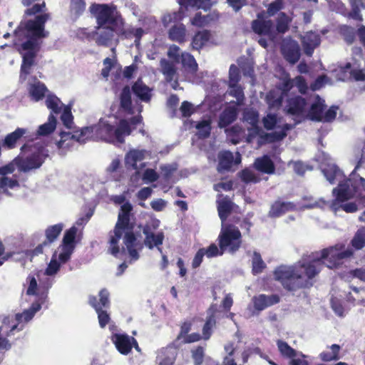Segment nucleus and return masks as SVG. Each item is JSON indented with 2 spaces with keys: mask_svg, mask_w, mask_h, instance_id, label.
I'll return each instance as SVG.
<instances>
[{
  "mask_svg": "<svg viewBox=\"0 0 365 365\" xmlns=\"http://www.w3.org/2000/svg\"><path fill=\"white\" fill-rule=\"evenodd\" d=\"M93 140L103 141L111 144H123L125 137L130 135L132 129L126 119L119 120L118 125L115 126L108 120L101 118L99 121L93 125Z\"/></svg>",
  "mask_w": 365,
  "mask_h": 365,
  "instance_id": "3",
  "label": "nucleus"
},
{
  "mask_svg": "<svg viewBox=\"0 0 365 365\" xmlns=\"http://www.w3.org/2000/svg\"><path fill=\"white\" fill-rule=\"evenodd\" d=\"M238 110L235 106H227L220 113L218 127L225 128L235 122L237 118Z\"/></svg>",
  "mask_w": 365,
  "mask_h": 365,
  "instance_id": "25",
  "label": "nucleus"
},
{
  "mask_svg": "<svg viewBox=\"0 0 365 365\" xmlns=\"http://www.w3.org/2000/svg\"><path fill=\"white\" fill-rule=\"evenodd\" d=\"M220 247L222 251L235 252L241 245V233L239 230H223L219 236Z\"/></svg>",
  "mask_w": 365,
  "mask_h": 365,
  "instance_id": "11",
  "label": "nucleus"
},
{
  "mask_svg": "<svg viewBox=\"0 0 365 365\" xmlns=\"http://www.w3.org/2000/svg\"><path fill=\"white\" fill-rule=\"evenodd\" d=\"M28 91L32 101L42 100L46 94V86L36 77L33 78L29 83Z\"/></svg>",
  "mask_w": 365,
  "mask_h": 365,
  "instance_id": "24",
  "label": "nucleus"
},
{
  "mask_svg": "<svg viewBox=\"0 0 365 365\" xmlns=\"http://www.w3.org/2000/svg\"><path fill=\"white\" fill-rule=\"evenodd\" d=\"M39 48L40 46H36L31 49H22L23 51H26V53H24L23 55L22 63L28 64L29 66H33L34 63L35 57L39 50Z\"/></svg>",
  "mask_w": 365,
  "mask_h": 365,
  "instance_id": "51",
  "label": "nucleus"
},
{
  "mask_svg": "<svg viewBox=\"0 0 365 365\" xmlns=\"http://www.w3.org/2000/svg\"><path fill=\"white\" fill-rule=\"evenodd\" d=\"M187 30L182 24L173 26L168 31V37L173 41L183 43L186 41Z\"/></svg>",
  "mask_w": 365,
  "mask_h": 365,
  "instance_id": "33",
  "label": "nucleus"
},
{
  "mask_svg": "<svg viewBox=\"0 0 365 365\" xmlns=\"http://www.w3.org/2000/svg\"><path fill=\"white\" fill-rule=\"evenodd\" d=\"M46 143L39 140L30 144L25 143L21 147V152L26 153L31 152V155L25 158L19 159L17 162L19 169L23 172H28L33 169L38 168L44 162L46 157Z\"/></svg>",
  "mask_w": 365,
  "mask_h": 365,
  "instance_id": "8",
  "label": "nucleus"
},
{
  "mask_svg": "<svg viewBox=\"0 0 365 365\" xmlns=\"http://www.w3.org/2000/svg\"><path fill=\"white\" fill-rule=\"evenodd\" d=\"M265 267V264L263 262L260 255L255 252L252 257V271L255 274H258L262 272Z\"/></svg>",
  "mask_w": 365,
  "mask_h": 365,
  "instance_id": "56",
  "label": "nucleus"
},
{
  "mask_svg": "<svg viewBox=\"0 0 365 365\" xmlns=\"http://www.w3.org/2000/svg\"><path fill=\"white\" fill-rule=\"evenodd\" d=\"M281 51L285 60L291 64H294L299 60L300 48L295 41H284L281 46Z\"/></svg>",
  "mask_w": 365,
  "mask_h": 365,
  "instance_id": "15",
  "label": "nucleus"
},
{
  "mask_svg": "<svg viewBox=\"0 0 365 365\" xmlns=\"http://www.w3.org/2000/svg\"><path fill=\"white\" fill-rule=\"evenodd\" d=\"M90 11L96 19V29H99L105 25L116 24L118 20L114 16L115 6L109 4H92Z\"/></svg>",
  "mask_w": 365,
  "mask_h": 365,
  "instance_id": "10",
  "label": "nucleus"
},
{
  "mask_svg": "<svg viewBox=\"0 0 365 365\" xmlns=\"http://www.w3.org/2000/svg\"><path fill=\"white\" fill-rule=\"evenodd\" d=\"M365 191V179L358 176L356 178H349L341 182L337 187L334 188L333 194L335 199L332 200L330 207L336 212L339 210V204L351 199L354 195L360 196L359 190Z\"/></svg>",
  "mask_w": 365,
  "mask_h": 365,
  "instance_id": "6",
  "label": "nucleus"
},
{
  "mask_svg": "<svg viewBox=\"0 0 365 365\" xmlns=\"http://www.w3.org/2000/svg\"><path fill=\"white\" fill-rule=\"evenodd\" d=\"M254 165L262 173L273 175L275 173V165L267 155L256 158Z\"/></svg>",
  "mask_w": 365,
  "mask_h": 365,
  "instance_id": "26",
  "label": "nucleus"
},
{
  "mask_svg": "<svg viewBox=\"0 0 365 365\" xmlns=\"http://www.w3.org/2000/svg\"><path fill=\"white\" fill-rule=\"evenodd\" d=\"M279 298L277 295L259 294L253 298L255 308L258 311H262L267 307L278 303Z\"/></svg>",
  "mask_w": 365,
  "mask_h": 365,
  "instance_id": "28",
  "label": "nucleus"
},
{
  "mask_svg": "<svg viewBox=\"0 0 365 365\" xmlns=\"http://www.w3.org/2000/svg\"><path fill=\"white\" fill-rule=\"evenodd\" d=\"M57 120L53 114L49 115L47 121V145L54 143L58 148L65 147L64 143L67 140H74L80 143H85L86 140H93V125L83 127L80 130H75L73 133L70 132L61 131L59 133L60 140L53 142L50 135L54 131L56 127Z\"/></svg>",
  "mask_w": 365,
  "mask_h": 365,
  "instance_id": "7",
  "label": "nucleus"
},
{
  "mask_svg": "<svg viewBox=\"0 0 365 365\" xmlns=\"http://www.w3.org/2000/svg\"><path fill=\"white\" fill-rule=\"evenodd\" d=\"M326 107L325 101L321 98L319 95H317L314 102L311 104L309 108L308 118L313 121L322 122V115Z\"/></svg>",
  "mask_w": 365,
  "mask_h": 365,
  "instance_id": "22",
  "label": "nucleus"
},
{
  "mask_svg": "<svg viewBox=\"0 0 365 365\" xmlns=\"http://www.w3.org/2000/svg\"><path fill=\"white\" fill-rule=\"evenodd\" d=\"M178 345L175 344L174 343L172 344V345H170L165 348H163L161 349V351H160V353L158 354V356L160 357H162L163 360H164L165 362H168V356H169V354H170V352H174V354H173V362L175 361V358H176V356H177V354H178V350H177V346Z\"/></svg>",
  "mask_w": 365,
  "mask_h": 365,
  "instance_id": "59",
  "label": "nucleus"
},
{
  "mask_svg": "<svg viewBox=\"0 0 365 365\" xmlns=\"http://www.w3.org/2000/svg\"><path fill=\"white\" fill-rule=\"evenodd\" d=\"M181 63L185 71L191 75H195L198 70L197 63L194 56L187 52L181 53Z\"/></svg>",
  "mask_w": 365,
  "mask_h": 365,
  "instance_id": "34",
  "label": "nucleus"
},
{
  "mask_svg": "<svg viewBox=\"0 0 365 365\" xmlns=\"http://www.w3.org/2000/svg\"><path fill=\"white\" fill-rule=\"evenodd\" d=\"M211 37L212 34L209 30L204 29L196 32L192 38V49L200 51L210 41Z\"/></svg>",
  "mask_w": 365,
  "mask_h": 365,
  "instance_id": "29",
  "label": "nucleus"
},
{
  "mask_svg": "<svg viewBox=\"0 0 365 365\" xmlns=\"http://www.w3.org/2000/svg\"><path fill=\"white\" fill-rule=\"evenodd\" d=\"M99 29H95L92 31H89L86 28H78L75 31L76 37L81 41L95 40L96 36L98 35V31Z\"/></svg>",
  "mask_w": 365,
  "mask_h": 365,
  "instance_id": "47",
  "label": "nucleus"
},
{
  "mask_svg": "<svg viewBox=\"0 0 365 365\" xmlns=\"http://www.w3.org/2000/svg\"><path fill=\"white\" fill-rule=\"evenodd\" d=\"M354 247L360 250L365 246V230H359L351 240Z\"/></svg>",
  "mask_w": 365,
  "mask_h": 365,
  "instance_id": "55",
  "label": "nucleus"
},
{
  "mask_svg": "<svg viewBox=\"0 0 365 365\" xmlns=\"http://www.w3.org/2000/svg\"><path fill=\"white\" fill-rule=\"evenodd\" d=\"M120 107L125 112L133 114L131 91L129 86H125L120 94Z\"/></svg>",
  "mask_w": 365,
  "mask_h": 365,
  "instance_id": "32",
  "label": "nucleus"
},
{
  "mask_svg": "<svg viewBox=\"0 0 365 365\" xmlns=\"http://www.w3.org/2000/svg\"><path fill=\"white\" fill-rule=\"evenodd\" d=\"M40 308L41 305L38 303H34L30 309L25 310L22 314H16L11 319L9 317L4 318L2 325L0 327V350H9L11 347V343L2 336L1 331L6 333V336H10L14 334L13 331L16 329L22 330L24 325L19 327V324L31 320Z\"/></svg>",
  "mask_w": 365,
  "mask_h": 365,
  "instance_id": "5",
  "label": "nucleus"
},
{
  "mask_svg": "<svg viewBox=\"0 0 365 365\" xmlns=\"http://www.w3.org/2000/svg\"><path fill=\"white\" fill-rule=\"evenodd\" d=\"M243 130L242 127L239 125H234L229 128L225 129V133L232 141V143L235 145L237 144L240 141V134L242 133Z\"/></svg>",
  "mask_w": 365,
  "mask_h": 365,
  "instance_id": "48",
  "label": "nucleus"
},
{
  "mask_svg": "<svg viewBox=\"0 0 365 365\" xmlns=\"http://www.w3.org/2000/svg\"><path fill=\"white\" fill-rule=\"evenodd\" d=\"M243 120L250 124L255 131V134L259 132V128L257 125L259 122V113L252 109H247L243 112Z\"/></svg>",
  "mask_w": 365,
  "mask_h": 365,
  "instance_id": "40",
  "label": "nucleus"
},
{
  "mask_svg": "<svg viewBox=\"0 0 365 365\" xmlns=\"http://www.w3.org/2000/svg\"><path fill=\"white\" fill-rule=\"evenodd\" d=\"M27 133V129L17 128L14 132L6 135L3 141L1 140V147L3 146L9 150L14 149L16 148L18 141L22 138L26 139V142H29L30 144L34 143V138Z\"/></svg>",
  "mask_w": 365,
  "mask_h": 365,
  "instance_id": "14",
  "label": "nucleus"
},
{
  "mask_svg": "<svg viewBox=\"0 0 365 365\" xmlns=\"http://www.w3.org/2000/svg\"><path fill=\"white\" fill-rule=\"evenodd\" d=\"M292 19L284 12H280L276 19V31L278 34H285L289 29Z\"/></svg>",
  "mask_w": 365,
  "mask_h": 365,
  "instance_id": "38",
  "label": "nucleus"
},
{
  "mask_svg": "<svg viewBox=\"0 0 365 365\" xmlns=\"http://www.w3.org/2000/svg\"><path fill=\"white\" fill-rule=\"evenodd\" d=\"M353 255L351 249L339 243L318 253L303 256L294 266H280L274 271V279L286 289L294 291L312 287L314 277L321 272L324 264L329 269H337Z\"/></svg>",
  "mask_w": 365,
  "mask_h": 365,
  "instance_id": "1",
  "label": "nucleus"
},
{
  "mask_svg": "<svg viewBox=\"0 0 365 365\" xmlns=\"http://www.w3.org/2000/svg\"><path fill=\"white\" fill-rule=\"evenodd\" d=\"M144 158L142 151L138 150H130L125 158V166L128 169L138 170L137 163Z\"/></svg>",
  "mask_w": 365,
  "mask_h": 365,
  "instance_id": "35",
  "label": "nucleus"
},
{
  "mask_svg": "<svg viewBox=\"0 0 365 365\" xmlns=\"http://www.w3.org/2000/svg\"><path fill=\"white\" fill-rule=\"evenodd\" d=\"M217 170L219 172L229 171L234 164L237 165L241 162V156L237 153L235 158L232 153L230 150H223L219 153Z\"/></svg>",
  "mask_w": 365,
  "mask_h": 365,
  "instance_id": "16",
  "label": "nucleus"
},
{
  "mask_svg": "<svg viewBox=\"0 0 365 365\" xmlns=\"http://www.w3.org/2000/svg\"><path fill=\"white\" fill-rule=\"evenodd\" d=\"M302 43L305 54L312 56L314 49L320 44V37L314 32H309L303 37Z\"/></svg>",
  "mask_w": 365,
  "mask_h": 365,
  "instance_id": "27",
  "label": "nucleus"
},
{
  "mask_svg": "<svg viewBox=\"0 0 365 365\" xmlns=\"http://www.w3.org/2000/svg\"><path fill=\"white\" fill-rule=\"evenodd\" d=\"M283 7L282 0H274L268 6L267 13L269 16H273Z\"/></svg>",
  "mask_w": 365,
  "mask_h": 365,
  "instance_id": "64",
  "label": "nucleus"
},
{
  "mask_svg": "<svg viewBox=\"0 0 365 365\" xmlns=\"http://www.w3.org/2000/svg\"><path fill=\"white\" fill-rule=\"evenodd\" d=\"M263 125L265 129L269 130L274 128L277 123V117L276 114L269 113L263 118Z\"/></svg>",
  "mask_w": 365,
  "mask_h": 365,
  "instance_id": "62",
  "label": "nucleus"
},
{
  "mask_svg": "<svg viewBox=\"0 0 365 365\" xmlns=\"http://www.w3.org/2000/svg\"><path fill=\"white\" fill-rule=\"evenodd\" d=\"M351 6V11L348 13L347 16L354 20L362 21L363 18L361 14V9L365 8V4L363 0H349Z\"/></svg>",
  "mask_w": 365,
  "mask_h": 365,
  "instance_id": "37",
  "label": "nucleus"
},
{
  "mask_svg": "<svg viewBox=\"0 0 365 365\" xmlns=\"http://www.w3.org/2000/svg\"><path fill=\"white\" fill-rule=\"evenodd\" d=\"M143 233L145 235L144 240L145 245L149 249H153L156 247L159 252L162 254V249L159 247V245H162L164 235L162 232L154 234L151 232V230H143Z\"/></svg>",
  "mask_w": 365,
  "mask_h": 365,
  "instance_id": "30",
  "label": "nucleus"
},
{
  "mask_svg": "<svg viewBox=\"0 0 365 365\" xmlns=\"http://www.w3.org/2000/svg\"><path fill=\"white\" fill-rule=\"evenodd\" d=\"M132 91L142 101H150L151 94L150 88L141 79H138L132 86Z\"/></svg>",
  "mask_w": 365,
  "mask_h": 365,
  "instance_id": "31",
  "label": "nucleus"
},
{
  "mask_svg": "<svg viewBox=\"0 0 365 365\" xmlns=\"http://www.w3.org/2000/svg\"><path fill=\"white\" fill-rule=\"evenodd\" d=\"M184 17V14L182 11H175L173 13L165 14L162 19L163 23L165 26H168L171 23H176L180 21Z\"/></svg>",
  "mask_w": 365,
  "mask_h": 365,
  "instance_id": "50",
  "label": "nucleus"
},
{
  "mask_svg": "<svg viewBox=\"0 0 365 365\" xmlns=\"http://www.w3.org/2000/svg\"><path fill=\"white\" fill-rule=\"evenodd\" d=\"M252 31L259 35L272 37L274 36V24L271 19H255L251 23Z\"/></svg>",
  "mask_w": 365,
  "mask_h": 365,
  "instance_id": "19",
  "label": "nucleus"
},
{
  "mask_svg": "<svg viewBox=\"0 0 365 365\" xmlns=\"http://www.w3.org/2000/svg\"><path fill=\"white\" fill-rule=\"evenodd\" d=\"M112 341L118 351L124 355L128 354L131 351L132 342H135V339L133 337L121 334L113 335Z\"/></svg>",
  "mask_w": 365,
  "mask_h": 365,
  "instance_id": "20",
  "label": "nucleus"
},
{
  "mask_svg": "<svg viewBox=\"0 0 365 365\" xmlns=\"http://www.w3.org/2000/svg\"><path fill=\"white\" fill-rule=\"evenodd\" d=\"M116 35L123 39H130L135 38V43H138L143 34V30L141 28L138 29H125L124 27V21L122 19H119L115 24Z\"/></svg>",
  "mask_w": 365,
  "mask_h": 365,
  "instance_id": "18",
  "label": "nucleus"
},
{
  "mask_svg": "<svg viewBox=\"0 0 365 365\" xmlns=\"http://www.w3.org/2000/svg\"><path fill=\"white\" fill-rule=\"evenodd\" d=\"M215 319L214 317L211 316L210 317L205 324L203 326L202 328V339L205 340H207L210 339L211 334H212V329L215 326Z\"/></svg>",
  "mask_w": 365,
  "mask_h": 365,
  "instance_id": "54",
  "label": "nucleus"
},
{
  "mask_svg": "<svg viewBox=\"0 0 365 365\" xmlns=\"http://www.w3.org/2000/svg\"><path fill=\"white\" fill-rule=\"evenodd\" d=\"M341 347L338 344H332L329 350L324 351L320 354V358L324 361H335L339 359V353Z\"/></svg>",
  "mask_w": 365,
  "mask_h": 365,
  "instance_id": "43",
  "label": "nucleus"
},
{
  "mask_svg": "<svg viewBox=\"0 0 365 365\" xmlns=\"http://www.w3.org/2000/svg\"><path fill=\"white\" fill-rule=\"evenodd\" d=\"M197 130V135L200 139H205L210 137L211 133V121L210 120H203L198 122L195 125Z\"/></svg>",
  "mask_w": 365,
  "mask_h": 365,
  "instance_id": "42",
  "label": "nucleus"
},
{
  "mask_svg": "<svg viewBox=\"0 0 365 365\" xmlns=\"http://www.w3.org/2000/svg\"><path fill=\"white\" fill-rule=\"evenodd\" d=\"M307 100L301 96H295L287 98L285 111L287 114L301 116L307 106Z\"/></svg>",
  "mask_w": 365,
  "mask_h": 365,
  "instance_id": "17",
  "label": "nucleus"
},
{
  "mask_svg": "<svg viewBox=\"0 0 365 365\" xmlns=\"http://www.w3.org/2000/svg\"><path fill=\"white\" fill-rule=\"evenodd\" d=\"M217 203V211L219 217L222 222H224L227 220L232 212V203L227 197L222 199L220 201H218Z\"/></svg>",
  "mask_w": 365,
  "mask_h": 365,
  "instance_id": "39",
  "label": "nucleus"
},
{
  "mask_svg": "<svg viewBox=\"0 0 365 365\" xmlns=\"http://www.w3.org/2000/svg\"><path fill=\"white\" fill-rule=\"evenodd\" d=\"M99 302H98L96 297H90L89 303L96 309L98 314L99 324L101 328H103L110 320L109 315L106 311L101 309L102 307L108 308L110 305L108 292L105 289H102L99 293Z\"/></svg>",
  "mask_w": 365,
  "mask_h": 365,
  "instance_id": "12",
  "label": "nucleus"
},
{
  "mask_svg": "<svg viewBox=\"0 0 365 365\" xmlns=\"http://www.w3.org/2000/svg\"><path fill=\"white\" fill-rule=\"evenodd\" d=\"M323 173L327 180L331 184H334L337 178L341 175V170L334 165L324 168Z\"/></svg>",
  "mask_w": 365,
  "mask_h": 365,
  "instance_id": "49",
  "label": "nucleus"
},
{
  "mask_svg": "<svg viewBox=\"0 0 365 365\" xmlns=\"http://www.w3.org/2000/svg\"><path fill=\"white\" fill-rule=\"evenodd\" d=\"M162 73L165 77V80L170 83L178 76L177 68L173 63L163 58L160 61Z\"/></svg>",
  "mask_w": 365,
  "mask_h": 365,
  "instance_id": "36",
  "label": "nucleus"
},
{
  "mask_svg": "<svg viewBox=\"0 0 365 365\" xmlns=\"http://www.w3.org/2000/svg\"><path fill=\"white\" fill-rule=\"evenodd\" d=\"M101 31H98V35L95 38L96 43L98 46H108L116 34L115 24L105 25L101 27Z\"/></svg>",
  "mask_w": 365,
  "mask_h": 365,
  "instance_id": "23",
  "label": "nucleus"
},
{
  "mask_svg": "<svg viewBox=\"0 0 365 365\" xmlns=\"http://www.w3.org/2000/svg\"><path fill=\"white\" fill-rule=\"evenodd\" d=\"M339 107L336 106H331L322 115V122L331 123L334 121L336 117L337 110Z\"/></svg>",
  "mask_w": 365,
  "mask_h": 365,
  "instance_id": "61",
  "label": "nucleus"
},
{
  "mask_svg": "<svg viewBox=\"0 0 365 365\" xmlns=\"http://www.w3.org/2000/svg\"><path fill=\"white\" fill-rule=\"evenodd\" d=\"M277 345L280 354L283 356L289 359L297 356V351L292 349L287 342L278 340Z\"/></svg>",
  "mask_w": 365,
  "mask_h": 365,
  "instance_id": "46",
  "label": "nucleus"
},
{
  "mask_svg": "<svg viewBox=\"0 0 365 365\" xmlns=\"http://www.w3.org/2000/svg\"><path fill=\"white\" fill-rule=\"evenodd\" d=\"M296 210L297 205L293 202H284L281 200H277L271 205L269 215L272 217H279L287 212Z\"/></svg>",
  "mask_w": 365,
  "mask_h": 365,
  "instance_id": "21",
  "label": "nucleus"
},
{
  "mask_svg": "<svg viewBox=\"0 0 365 365\" xmlns=\"http://www.w3.org/2000/svg\"><path fill=\"white\" fill-rule=\"evenodd\" d=\"M61 120L66 128L71 129L73 124V117L71 113V108L65 107L61 112Z\"/></svg>",
  "mask_w": 365,
  "mask_h": 365,
  "instance_id": "57",
  "label": "nucleus"
},
{
  "mask_svg": "<svg viewBox=\"0 0 365 365\" xmlns=\"http://www.w3.org/2000/svg\"><path fill=\"white\" fill-rule=\"evenodd\" d=\"M230 88H231L230 95L236 98L237 105H241L245 99V95L242 88L237 84H236L235 86H230Z\"/></svg>",
  "mask_w": 365,
  "mask_h": 365,
  "instance_id": "60",
  "label": "nucleus"
},
{
  "mask_svg": "<svg viewBox=\"0 0 365 365\" xmlns=\"http://www.w3.org/2000/svg\"><path fill=\"white\" fill-rule=\"evenodd\" d=\"M287 136L285 131L273 132L270 133H262L259 135V143L260 145L264 143H272L282 140Z\"/></svg>",
  "mask_w": 365,
  "mask_h": 365,
  "instance_id": "41",
  "label": "nucleus"
},
{
  "mask_svg": "<svg viewBox=\"0 0 365 365\" xmlns=\"http://www.w3.org/2000/svg\"><path fill=\"white\" fill-rule=\"evenodd\" d=\"M85 0H71L70 10L76 16L81 15L86 9Z\"/></svg>",
  "mask_w": 365,
  "mask_h": 365,
  "instance_id": "53",
  "label": "nucleus"
},
{
  "mask_svg": "<svg viewBox=\"0 0 365 365\" xmlns=\"http://www.w3.org/2000/svg\"><path fill=\"white\" fill-rule=\"evenodd\" d=\"M45 24L46 14L37 15L34 19H29L25 22L24 29L27 40L21 44V49H31L41 45V40L46 36Z\"/></svg>",
  "mask_w": 365,
  "mask_h": 365,
  "instance_id": "9",
  "label": "nucleus"
},
{
  "mask_svg": "<svg viewBox=\"0 0 365 365\" xmlns=\"http://www.w3.org/2000/svg\"><path fill=\"white\" fill-rule=\"evenodd\" d=\"M294 84L298 88L301 94H306L308 90V86L305 78L302 76H297L294 78Z\"/></svg>",
  "mask_w": 365,
  "mask_h": 365,
  "instance_id": "63",
  "label": "nucleus"
},
{
  "mask_svg": "<svg viewBox=\"0 0 365 365\" xmlns=\"http://www.w3.org/2000/svg\"><path fill=\"white\" fill-rule=\"evenodd\" d=\"M62 106L63 104L60 99L52 93H48L47 90V108L51 109L55 114H59L61 113Z\"/></svg>",
  "mask_w": 365,
  "mask_h": 365,
  "instance_id": "45",
  "label": "nucleus"
},
{
  "mask_svg": "<svg viewBox=\"0 0 365 365\" xmlns=\"http://www.w3.org/2000/svg\"><path fill=\"white\" fill-rule=\"evenodd\" d=\"M240 80V75L238 68L232 64L229 71V86H235L238 84Z\"/></svg>",
  "mask_w": 365,
  "mask_h": 365,
  "instance_id": "58",
  "label": "nucleus"
},
{
  "mask_svg": "<svg viewBox=\"0 0 365 365\" xmlns=\"http://www.w3.org/2000/svg\"><path fill=\"white\" fill-rule=\"evenodd\" d=\"M240 177L245 183H257L260 181V178L257 176L252 170L244 169L240 173Z\"/></svg>",
  "mask_w": 365,
  "mask_h": 365,
  "instance_id": "52",
  "label": "nucleus"
},
{
  "mask_svg": "<svg viewBox=\"0 0 365 365\" xmlns=\"http://www.w3.org/2000/svg\"><path fill=\"white\" fill-rule=\"evenodd\" d=\"M346 300L351 303L361 304L365 299V291L362 289L352 287L346 296Z\"/></svg>",
  "mask_w": 365,
  "mask_h": 365,
  "instance_id": "44",
  "label": "nucleus"
},
{
  "mask_svg": "<svg viewBox=\"0 0 365 365\" xmlns=\"http://www.w3.org/2000/svg\"><path fill=\"white\" fill-rule=\"evenodd\" d=\"M133 210V207L129 201H126L122 205L114 228H134L135 218Z\"/></svg>",
  "mask_w": 365,
  "mask_h": 365,
  "instance_id": "13",
  "label": "nucleus"
},
{
  "mask_svg": "<svg viewBox=\"0 0 365 365\" xmlns=\"http://www.w3.org/2000/svg\"><path fill=\"white\" fill-rule=\"evenodd\" d=\"M108 252L115 257L125 253L127 250L133 260L139 258L138 252L143 249L141 237L133 230H113L109 233Z\"/></svg>",
  "mask_w": 365,
  "mask_h": 365,
  "instance_id": "2",
  "label": "nucleus"
},
{
  "mask_svg": "<svg viewBox=\"0 0 365 365\" xmlns=\"http://www.w3.org/2000/svg\"><path fill=\"white\" fill-rule=\"evenodd\" d=\"M81 230H67L65 232L62 244L52 256L50 263L47 265V276L53 275L59 270L61 264L68 262L78 243L82 239Z\"/></svg>",
  "mask_w": 365,
  "mask_h": 365,
  "instance_id": "4",
  "label": "nucleus"
}]
</instances>
